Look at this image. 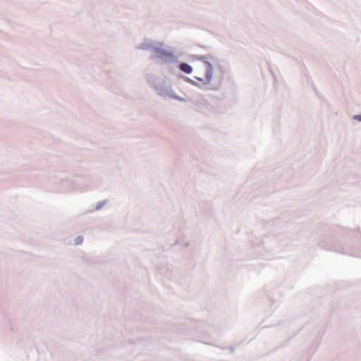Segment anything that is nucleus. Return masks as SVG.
I'll use <instances>...</instances> for the list:
<instances>
[{
	"instance_id": "f257e3e1",
	"label": "nucleus",
	"mask_w": 361,
	"mask_h": 361,
	"mask_svg": "<svg viewBox=\"0 0 361 361\" xmlns=\"http://www.w3.org/2000/svg\"><path fill=\"white\" fill-rule=\"evenodd\" d=\"M205 57H200L202 60L200 66L196 70L195 78L203 83H209L212 78V65L207 61L204 60Z\"/></svg>"
},
{
	"instance_id": "f03ea898",
	"label": "nucleus",
	"mask_w": 361,
	"mask_h": 361,
	"mask_svg": "<svg viewBox=\"0 0 361 361\" xmlns=\"http://www.w3.org/2000/svg\"><path fill=\"white\" fill-rule=\"evenodd\" d=\"M180 69L185 73H191L192 71V67L188 65V63H182L180 65Z\"/></svg>"
},
{
	"instance_id": "7ed1b4c3",
	"label": "nucleus",
	"mask_w": 361,
	"mask_h": 361,
	"mask_svg": "<svg viewBox=\"0 0 361 361\" xmlns=\"http://www.w3.org/2000/svg\"><path fill=\"white\" fill-rule=\"evenodd\" d=\"M357 119H358L360 121H361V115L357 116Z\"/></svg>"
}]
</instances>
